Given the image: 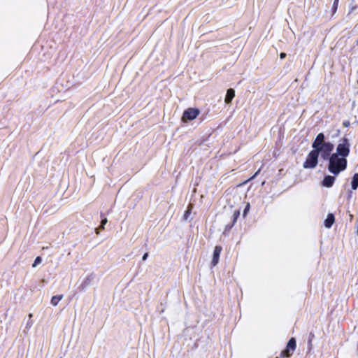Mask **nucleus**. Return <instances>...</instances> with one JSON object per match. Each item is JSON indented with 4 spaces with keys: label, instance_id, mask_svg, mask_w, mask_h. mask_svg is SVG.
Wrapping results in <instances>:
<instances>
[{
    "label": "nucleus",
    "instance_id": "9",
    "mask_svg": "<svg viewBox=\"0 0 358 358\" xmlns=\"http://www.w3.org/2000/svg\"><path fill=\"white\" fill-rule=\"evenodd\" d=\"M235 96V91L234 89H228L227 90V93H226V95H225V98H224V102L226 103H231V100L234 98Z\"/></svg>",
    "mask_w": 358,
    "mask_h": 358
},
{
    "label": "nucleus",
    "instance_id": "12",
    "mask_svg": "<svg viewBox=\"0 0 358 358\" xmlns=\"http://www.w3.org/2000/svg\"><path fill=\"white\" fill-rule=\"evenodd\" d=\"M352 188L355 190L358 187V173H355L353 176L352 180L351 182Z\"/></svg>",
    "mask_w": 358,
    "mask_h": 358
},
{
    "label": "nucleus",
    "instance_id": "5",
    "mask_svg": "<svg viewBox=\"0 0 358 358\" xmlns=\"http://www.w3.org/2000/svg\"><path fill=\"white\" fill-rule=\"evenodd\" d=\"M333 149L334 145L330 142H326L319 150H317V155L320 153L323 158H326L329 156Z\"/></svg>",
    "mask_w": 358,
    "mask_h": 358
},
{
    "label": "nucleus",
    "instance_id": "17",
    "mask_svg": "<svg viewBox=\"0 0 358 358\" xmlns=\"http://www.w3.org/2000/svg\"><path fill=\"white\" fill-rule=\"evenodd\" d=\"M285 57H286V54L285 53L282 52V53L280 54V58L281 59H284Z\"/></svg>",
    "mask_w": 358,
    "mask_h": 358
},
{
    "label": "nucleus",
    "instance_id": "8",
    "mask_svg": "<svg viewBox=\"0 0 358 358\" xmlns=\"http://www.w3.org/2000/svg\"><path fill=\"white\" fill-rule=\"evenodd\" d=\"M335 182V177L331 176H327L322 180V185L325 187H331Z\"/></svg>",
    "mask_w": 358,
    "mask_h": 358
},
{
    "label": "nucleus",
    "instance_id": "1",
    "mask_svg": "<svg viewBox=\"0 0 358 358\" xmlns=\"http://www.w3.org/2000/svg\"><path fill=\"white\" fill-rule=\"evenodd\" d=\"M351 143L346 137L339 140L336 145V152L333 153L329 160L328 170L334 175H338L347 168V157L350 152Z\"/></svg>",
    "mask_w": 358,
    "mask_h": 358
},
{
    "label": "nucleus",
    "instance_id": "18",
    "mask_svg": "<svg viewBox=\"0 0 358 358\" xmlns=\"http://www.w3.org/2000/svg\"><path fill=\"white\" fill-rule=\"evenodd\" d=\"M145 258H146V255H145L143 256V259H145Z\"/></svg>",
    "mask_w": 358,
    "mask_h": 358
},
{
    "label": "nucleus",
    "instance_id": "6",
    "mask_svg": "<svg viewBox=\"0 0 358 358\" xmlns=\"http://www.w3.org/2000/svg\"><path fill=\"white\" fill-rule=\"evenodd\" d=\"M326 142H324V136L323 134H319L313 143V150H319Z\"/></svg>",
    "mask_w": 358,
    "mask_h": 358
},
{
    "label": "nucleus",
    "instance_id": "19",
    "mask_svg": "<svg viewBox=\"0 0 358 358\" xmlns=\"http://www.w3.org/2000/svg\"><path fill=\"white\" fill-rule=\"evenodd\" d=\"M357 84H358V80H357Z\"/></svg>",
    "mask_w": 358,
    "mask_h": 358
},
{
    "label": "nucleus",
    "instance_id": "13",
    "mask_svg": "<svg viewBox=\"0 0 358 358\" xmlns=\"http://www.w3.org/2000/svg\"><path fill=\"white\" fill-rule=\"evenodd\" d=\"M191 214V206H189L187 210L185 212L183 217L185 220H187Z\"/></svg>",
    "mask_w": 358,
    "mask_h": 358
},
{
    "label": "nucleus",
    "instance_id": "7",
    "mask_svg": "<svg viewBox=\"0 0 358 358\" xmlns=\"http://www.w3.org/2000/svg\"><path fill=\"white\" fill-rule=\"evenodd\" d=\"M222 250V248L221 246H215L213 250V258L211 261V264L213 266H216L220 259V255L221 254V252Z\"/></svg>",
    "mask_w": 358,
    "mask_h": 358
},
{
    "label": "nucleus",
    "instance_id": "11",
    "mask_svg": "<svg viewBox=\"0 0 358 358\" xmlns=\"http://www.w3.org/2000/svg\"><path fill=\"white\" fill-rule=\"evenodd\" d=\"M62 295H56L52 297L51 299V304L54 306H56L59 301L62 299Z\"/></svg>",
    "mask_w": 358,
    "mask_h": 358
},
{
    "label": "nucleus",
    "instance_id": "2",
    "mask_svg": "<svg viewBox=\"0 0 358 358\" xmlns=\"http://www.w3.org/2000/svg\"><path fill=\"white\" fill-rule=\"evenodd\" d=\"M200 114V110L197 108H188L184 110L181 117L183 123H187L194 120Z\"/></svg>",
    "mask_w": 358,
    "mask_h": 358
},
{
    "label": "nucleus",
    "instance_id": "16",
    "mask_svg": "<svg viewBox=\"0 0 358 358\" xmlns=\"http://www.w3.org/2000/svg\"><path fill=\"white\" fill-rule=\"evenodd\" d=\"M249 209H250V204L248 203V204L246 206V207H245V210H244L243 214H246V213H247V212L249 210Z\"/></svg>",
    "mask_w": 358,
    "mask_h": 358
},
{
    "label": "nucleus",
    "instance_id": "15",
    "mask_svg": "<svg viewBox=\"0 0 358 358\" xmlns=\"http://www.w3.org/2000/svg\"><path fill=\"white\" fill-rule=\"evenodd\" d=\"M106 223H107V219H106V218H105V219H103V220L101 221V227L102 229H103L104 225H105Z\"/></svg>",
    "mask_w": 358,
    "mask_h": 358
},
{
    "label": "nucleus",
    "instance_id": "10",
    "mask_svg": "<svg viewBox=\"0 0 358 358\" xmlns=\"http://www.w3.org/2000/svg\"><path fill=\"white\" fill-rule=\"evenodd\" d=\"M334 223V216L332 214H329L324 220V226L327 228H330Z\"/></svg>",
    "mask_w": 358,
    "mask_h": 358
},
{
    "label": "nucleus",
    "instance_id": "4",
    "mask_svg": "<svg viewBox=\"0 0 358 358\" xmlns=\"http://www.w3.org/2000/svg\"><path fill=\"white\" fill-rule=\"evenodd\" d=\"M296 348V341L294 338L289 339L287 343V348L281 352L282 357H289L292 355Z\"/></svg>",
    "mask_w": 358,
    "mask_h": 358
},
{
    "label": "nucleus",
    "instance_id": "14",
    "mask_svg": "<svg viewBox=\"0 0 358 358\" xmlns=\"http://www.w3.org/2000/svg\"><path fill=\"white\" fill-rule=\"evenodd\" d=\"M41 257H36V259H35L34 264H33V266L34 267L36 266V265L37 264H39L41 262Z\"/></svg>",
    "mask_w": 358,
    "mask_h": 358
},
{
    "label": "nucleus",
    "instance_id": "3",
    "mask_svg": "<svg viewBox=\"0 0 358 358\" xmlns=\"http://www.w3.org/2000/svg\"><path fill=\"white\" fill-rule=\"evenodd\" d=\"M317 158H318L317 151L312 150L307 156V158L303 164V168L304 169L315 168L317 164Z\"/></svg>",
    "mask_w": 358,
    "mask_h": 358
}]
</instances>
